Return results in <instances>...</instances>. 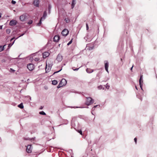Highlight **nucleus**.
I'll list each match as a JSON object with an SVG mask.
<instances>
[{
    "label": "nucleus",
    "instance_id": "obj_20",
    "mask_svg": "<svg viewBox=\"0 0 157 157\" xmlns=\"http://www.w3.org/2000/svg\"><path fill=\"white\" fill-rule=\"evenodd\" d=\"M5 45L2 46H0V52H1L2 51L4 50V48Z\"/></svg>",
    "mask_w": 157,
    "mask_h": 157
},
{
    "label": "nucleus",
    "instance_id": "obj_39",
    "mask_svg": "<svg viewBox=\"0 0 157 157\" xmlns=\"http://www.w3.org/2000/svg\"><path fill=\"white\" fill-rule=\"evenodd\" d=\"M133 66H132L131 67V70H132V68H133Z\"/></svg>",
    "mask_w": 157,
    "mask_h": 157
},
{
    "label": "nucleus",
    "instance_id": "obj_27",
    "mask_svg": "<svg viewBox=\"0 0 157 157\" xmlns=\"http://www.w3.org/2000/svg\"><path fill=\"white\" fill-rule=\"evenodd\" d=\"M39 60H40V59H39V58L38 57L34 59L35 61H39Z\"/></svg>",
    "mask_w": 157,
    "mask_h": 157
},
{
    "label": "nucleus",
    "instance_id": "obj_18",
    "mask_svg": "<svg viewBox=\"0 0 157 157\" xmlns=\"http://www.w3.org/2000/svg\"><path fill=\"white\" fill-rule=\"evenodd\" d=\"M47 66H48V65H47V61L46 62V68H45V70L46 71H48V70H49L50 69H51V67L50 66H48V70H47Z\"/></svg>",
    "mask_w": 157,
    "mask_h": 157
},
{
    "label": "nucleus",
    "instance_id": "obj_7",
    "mask_svg": "<svg viewBox=\"0 0 157 157\" xmlns=\"http://www.w3.org/2000/svg\"><path fill=\"white\" fill-rule=\"evenodd\" d=\"M17 23V21H16L13 20H11L10 22L9 25L10 26H14L16 25Z\"/></svg>",
    "mask_w": 157,
    "mask_h": 157
},
{
    "label": "nucleus",
    "instance_id": "obj_25",
    "mask_svg": "<svg viewBox=\"0 0 157 157\" xmlns=\"http://www.w3.org/2000/svg\"><path fill=\"white\" fill-rule=\"evenodd\" d=\"M14 41H14L12 44L10 43L8 45V47H9V48H10L12 45L14 43Z\"/></svg>",
    "mask_w": 157,
    "mask_h": 157
},
{
    "label": "nucleus",
    "instance_id": "obj_28",
    "mask_svg": "<svg viewBox=\"0 0 157 157\" xmlns=\"http://www.w3.org/2000/svg\"><path fill=\"white\" fill-rule=\"evenodd\" d=\"M33 23V21L32 20H29L28 23L30 25Z\"/></svg>",
    "mask_w": 157,
    "mask_h": 157
},
{
    "label": "nucleus",
    "instance_id": "obj_30",
    "mask_svg": "<svg viewBox=\"0 0 157 157\" xmlns=\"http://www.w3.org/2000/svg\"><path fill=\"white\" fill-rule=\"evenodd\" d=\"M72 40H70V41L68 42V43L67 44V45H69L70 44H71L72 43Z\"/></svg>",
    "mask_w": 157,
    "mask_h": 157
},
{
    "label": "nucleus",
    "instance_id": "obj_3",
    "mask_svg": "<svg viewBox=\"0 0 157 157\" xmlns=\"http://www.w3.org/2000/svg\"><path fill=\"white\" fill-rule=\"evenodd\" d=\"M28 14L26 13H24L20 17V20L22 21H25V20L27 18Z\"/></svg>",
    "mask_w": 157,
    "mask_h": 157
},
{
    "label": "nucleus",
    "instance_id": "obj_42",
    "mask_svg": "<svg viewBox=\"0 0 157 157\" xmlns=\"http://www.w3.org/2000/svg\"><path fill=\"white\" fill-rule=\"evenodd\" d=\"M136 88L137 89V87H136Z\"/></svg>",
    "mask_w": 157,
    "mask_h": 157
},
{
    "label": "nucleus",
    "instance_id": "obj_11",
    "mask_svg": "<svg viewBox=\"0 0 157 157\" xmlns=\"http://www.w3.org/2000/svg\"><path fill=\"white\" fill-rule=\"evenodd\" d=\"M59 39V35L55 36L53 38V40L55 42H58Z\"/></svg>",
    "mask_w": 157,
    "mask_h": 157
},
{
    "label": "nucleus",
    "instance_id": "obj_5",
    "mask_svg": "<svg viewBox=\"0 0 157 157\" xmlns=\"http://www.w3.org/2000/svg\"><path fill=\"white\" fill-rule=\"evenodd\" d=\"M26 147V151L28 153H31L32 152V149L31 148V145H28L27 146H25Z\"/></svg>",
    "mask_w": 157,
    "mask_h": 157
},
{
    "label": "nucleus",
    "instance_id": "obj_22",
    "mask_svg": "<svg viewBox=\"0 0 157 157\" xmlns=\"http://www.w3.org/2000/svg\"><path fill=\"white\" fill-rule=\"evenodd\" d=\"M39 113L40 114L43 115H46V113L43 111L40 112H39Z\"/></svg>",
    "mask_w": 157,
    "mask_h": 157
},
{
    "label": "nucleus",
    "instance_id": "obj_15",
    "mask_svg": "<svg viewBox=\"0 0 157 157\" xmlns=\"http://www.w3.org/2000/svg\"><path fill=\"white\" fill-rule=\"evenodd\" d=\"M75 0H72L71 3V8L73 9L74 8L75 5Z\"/></svg>",
    "mask_w": 157,
    "mask_h": 157
},
{
    "label": "nucleus",
    "instance_id": "obj_2",
    "mask_svg": "<svg viewBox=\"0 0 157 157\" xmlns=\"http://www.w3.org/2000/svg\"><path fill=\"white\" fill-rule=\"evenodd\" d=\"M67 83V81L65 79H63L60 82L59 84L57 86V87L59 88L64 85Z\"/></svg>",
    "mask_w": 157,
    "mask_h": 157
},
{
    "label": "nucleus",
    "instance_id": "obj_38",
    "mask_svg": "<svg viewBox=\"0 0 157 157\" xmlns=\"http://www.w3.org/2000/svg\"><path fill=\"white\" fill-rule=\"evenodd\" d=\"M14 38H12L11 40H10V41H12L14 39Z\"/></svg>",
    "mask_w": 157,
    "mask_h": 157
},
{
    "label": "nucleus",
    "instance_id": "obj_4",
    "mask_svg": "<svg viewBox=\"0 0 157 157\" xmlns=\"http://www.w3.org/2000/svg\"><path fill=\"white\" fill-rule=\"evenodd\" d=\"M28 69L30 71H33L34 68V65L32 63H29L27 66Z\"/></svg>",
    "mask_w": 157,
    "mask_h": 157
},
{
    "label": "nucleus",
    "instance_id": "obj_13",
    "mask_svg": "<svg viewBox=\"0 0 157 157\" xmlns=\"http://www.w3.org/2000/svg\"><path fill=\"white\" fill-rule=\"evenodd\" d=\"M105 70L108 72V68L109 67V63L107 62L105 63Z\"/></svg>",
    "mask_w": 157,
    "mask_h": 157
},
{
    "label": "nucleus",
    "instance_id": "obj_9",
    "mask_svg": "<svg viewBox=\"0 0 157 157\" xmlns=\"http://www.w3.org/2000/svg\"><path fill=\"white\" fill-rule=\"evenodd\" d=\"M49 55V53L48 52H45L43 53V58H45L48 57Z\"/></svg>",
    "mask_w": 157,
    "mask_h": 157
},
{
    "label": "nucleus",
    "instance_id": "obj_29",
    "mask_svg": "<svg viewBox=\"0 0 157 157\" xmlns=\"http://www.w3.org/2000/svg\"><path fill=\"white\" fill-rule=\"evenodd\" d=\"M78 132L80 133V134L82 135V132L81 130H78Z\"/></svg>",
    "mask_w": 157,
    "mask_h": 157
},
{
    "label": "nucleus",
    "instance_id": "obj_34",
    "mask_svg": "<svg viewBox=\"0 0 157 157\" xmlns=\"http://www.w3.org/2000/svg\"><path fill=\"white\" fill-rule=\"evenodd\" d=\"M107 85V86H106V88L107 89H109V86H108L107 85V84H106Z\"/></svg>",
    "mask_w": 157,
    "mask_h": 157
},
{
    "label": "nucleus",
    "instance_id": "obj_16",
    "mask_svg": "<svg viewBox=\"0 0 157 157\" xmlns=\"http://www.w3.org/2000/svg\"><path fill=\"white\" fill-rule=\"evenodd\" d=\"M86 71L88 73H91L93 72V70L90 68H87Z\"/></svg>",
    "mask_w": 157,
    "mask_h": 157
},
{
    "label": "nucleus",
    "instance_id": "obj_32",
    "mask_svg": "<svg viewBox=\"0 0 157 157\" xmlns=\"http://www.w3.org/2000/svg\"><path fill=\"white\" fill-rule=\"evenodd\" d=\"M86 30H88L89 29V26L88 24L86 23Z\"/></svg>",
    "mask_w": 157,
    "mask_h": 157
},
{
    "label": "nucleus",
    "instance_id": "obj_10",
    "mask_svg": "<svg viewBox=\"0 0 157 157\" xmlns=\"http://www.w3.org/2000/svg\"><path fill=\"white\" fill-rule=\"evenodd\" d=\"M39 3V0H34L33 2V4L35 6L38 7Z\"/></svg>",
    "mask_w": 157,
    "mask_h": 157
},
{
    "label": "nucleus",
    "instance_id": "obj_26",
    "mask_svg": "<svg viewBox=\"0 0 157 157\" xmlns=\"http://www.w3.org/2000/svg\"><path fill=\"white\" fill-rule=\"evenodd\" d=\"M79 69V68H76V69H75V67H73L72 68V69L74 71H77Z\"/></svg>",
    "mask_w": 157,
    "mask_h": 157
},
{
    "label": "nucleus",
    "instance_id": "obj_40",
    "mask_svg": "<svg viewBox=\"0 0 157 157\" xmlns=\"http://www.w3.org/2000/svg\"><path fill=\"white\" fill-rule=\"evenodd\" d=\"M2 13H0V18L1 17Z\"/></svg>",
    "mask_w": 157,
    "mask_h": 157
},
{
    "label": "nucleus",
    "instance_id": "obj_41",
    "mask_svg": "<svg viewBox=\"0 0 157 157\" xmlns=\"http://www.w3.org/2000/svg\"><path fill=\"white\" fill-rule=\"evenodd\" d=\"M121 61H122V58H121Z\"/></svg>",
    "mask_w": 157,
    "mask_h": 157
},
{
    "label": "nucleus",
    "instance_id": "obj_35",
    "mask_svg": "<svg viewBox=\"0 0 157 157\" xmlns=\"http://www.w3.org/2000/svg\"><path fill=\"white\" fill-rule=\"evenodd\" d=\"M61 70V69L60 70L58 71H56V72H55L54 73V74H55V73H57V72H59V71H60Z\"/></svg>",
    "mask_w": 157,
    "mask_h": 157
},
{
    "label": "nucleus",
    "instance_id": "obj_23",
    "mask_svg": "<svg viewBox=\"0 0 157 157\" xmlns=\"http://www.w3.org/2000/svg\"><path fill=\"white\" fill-rule=\"evenodd\" d=\"M10 32V30L9 29H7L6 30V32L7 33L9 34Z\"/></svg>",
    "mask_w": 157,
    "mask_h": 157
},
{
    "label": "nucleus",
    "instance_id": "obj_6",
    "mask_svg": "<svg viewBox=\"0 0 157 157\" xmlns=\"http://www.w3.org/2000/svg\"><path fill=\"white\" fill-rule=\"evenodd\" d=\"M68 30L65 29L62 31L61 33L63 36H66L68 34Z\"/></svg>",
    "mask_w": 157,
    "mask_h": 157
},
{
    "label": "nucleus",
    "instance_id": "obj_31",
    "mask_svg": "<svg viewBox=\"0 0 157 157\" xmlns=\"http://www.w3.org/2000/svg\"><path fill=\"white\" fill-rule=\"evenodd\" d=\"M11 3L13 4H15L16 3V2L13 0H12L11 1Z\"/></svg>",
    "mask_w": 157,
    "mask_h": 157
},
{
    "label": "nucleus",
    "instance_id": "obj_14",
    "mask_svg": "<svg viewBox=\"0 0 157 157\" xmlns=\"http://www.w3.org/2000/svg\"><path fill=\"white\" fill-rule=\"evenodd\" d=\"M47 13L45 11L44 13L43 17L41 18V20L44 19H45V18H46V17L47 16Z\"/></svg>",
    "mask_w": 157,
    "mask_h": 157
},
{
    "label": "nucleus",
    "instance_id": "obj_17",
    "mask_svg": "<svg viewBox=\"0 0 157 157\" xmlns=\"http://www.w3.org/2000/svg\"><path fill=\"white\" fill-rule=\"evenodd\" d=\"M57 83V80H54L52 81V84L53 85H56Z\"/></svg>",
    "mask_w": 157,
    "mask_h": 157
},
{
    "label": "nucleus",
    "instance_id": "obj_24",
    "mask_svg": "<svg viewBox=\"0 0 157 157\" xmlns=\"http://www.w3.org/2000/svg\"><path fill=\"white\" fill-rule=\"evenodd\" d=\"M65 21L67 23H68L69 22L70 20L68 18H66L65 19Z\"/></svg>",
    "mask_w": 157,
    "mask_h": 157
},
{
    "label": "nucleus",
    "instance_id": "obj_19",
    "mask_svg": "<svg viewBox=\"0 0 157 157\" xmlns=\"http://www.w3.org/2000/svg\"><path fill=\"white\" fill-rule=\"evenodd\" d=\"M18 106L21 109H23L24 108V106L22 103H21Z\"/></svg>",
    "mask_w": 157,
    "mask_h": 157
},
{
    "label": "nucleus",
    "instance_id": "obj_1",
    "mask_svg": "<svg viewBox=\"0 0 157 157\" xmlns=\"http://www.w3.org/2000/svg\"><path fill=\"white\" fill-rule=\"evenodd\" d=\"M86 100L85 102V104L86 105H91L94 103V100L92 99L91 97H86Z\"/></svg>",
    "mask_w": 157,
    "mask_h": 157
},
{
    "label": "nucleus",
    "instance_id": "obj_36",
    "mask_svg": "<svg viewBox=\"0 0 157 157\" xmlns=\"http://www.w3.org/2000/svg\"><path fill=\"white\" fill-rule=\"evenodd\" d=\"M2 26L0 25V29H2Z\"/></svg>",
    "mask_w": 157,
    "mask_h": 157
},
{
    "label": "nucleus",
    "instance_id": "obj_33",
    "mask_svg": "<svg viewBox=\"0 0 157 157\" xmlns=\"http://www.w3.org/2000/svg\"><path fill=\"white\" fill-rule=\"evenodd\" d=\"M134 140L135 142L136 143V142H137V138H135L134 139Z\"/></svg>",
    "mask_w": 157,
    "mask_h": 157
},
{
    "label": "nucleus",
    "instance_id": "obj_37",
    "mask_svg": "<svg viewBox=\"0 0 157 157\" xmlns=\"http://www.w3.org/2000/svg\"><path fill=\"white\" fill-rule=\"evenodd\" d=\"M40 109H43V107H42V106H41L40 107Z\"/></svg>",
    "mask_w": 157,
    "mask_h": 157
},
{
    "label": "nucleus",
    "instance_id": "obj_12",
    "mask_svg": "<svg viewBox=\"0 0 157 157\" xmlns=\"http://www.w3.org/2000/svg\"><path fill=\"white\" fill-rule=\"evenodd\" d=\"M63 59V57L62 56L60 55H58L57 56L56 60L59 61L60 62Z\"/></svg>",
    "mask_w": 157,
    "mask_h": 157
},
{
    "label": "nucleus",
    "instance_id": "obj_21",
    "mask_svg": "<svg viewBox=\"0 0 157 157\" xmlns=\"http://www.w3.org/2000/svg\"><path fill=\"white\" fill-rule=\"evenodd\" d=\"M42 20H41V18H40L39 22L37 24V26H40L41 25V21H42Z\"/></svg>",
    "mask_w": 157,
    "mask_h": 157
},
{
    "label": "nucleus",
    "instance_id": "obj_8",
    "mask_svg": "<svg viewBox=\"0 0 157 157\" xmlns=\"http://www.w3.org/2000/svg\"><path fill=\"white\" fill-rule=\"evenodd\" d=\"M143 75H141L140 76V78L139 79V82L140 85V87L142 89V87L143 86V81L142 79Z\"/></svg>",
    "mask_w": 157,
    "mask_h": 157
}]
</instances>
